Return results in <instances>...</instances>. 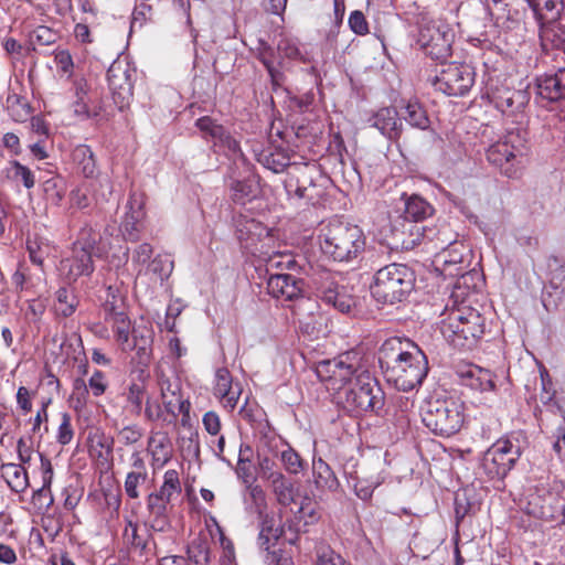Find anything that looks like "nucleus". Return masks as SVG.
I'll list each match as a JSON object with an SVG mask.
<instances>
[{
    "mask_svg": "<svg viewBox=\"0 0 565 565\" xmlns=\"http://www.w3.org/2000/svg\"><path fill=\"white\" fill-rule=\"evenodd\" d=\"M379 363L387 382L404 392L420 385L428 372V361L420 348L401 338H390L383 342Z\"/></svg>",
    "mask_w": 565,
    "mask_h": 565,
    "instance_id": "nucleus-1",
    "label": "nucleus"
},
{
    "mask_svg": "<svg viewBox=\"0 0 565 565\" xmlns=\"http://www.w3.org/2000/svg\"><path fill=\"white\" fill-rule=\"evenodd\" d=\"M439 329L449 344L460 350H470L482 338L486 323L477 309L459 305L445 309Z\"/></svg>",
    "mask_w": 565,
    "mask_h": 565,
    "instance_id": "nucleus-2",
    "label": "nucleus"
},
{
    "mask_svg": "<svg viewBox=\"0 0 565 565\" xmlns=\"http://www.w3.org/2000/svg\"><path fill=\"white\" fill-rule=\"evenodd\" d=\"M324 255L335 262H352L364 250L366 238L362 228L342 220L328 222L319 235Z\"/></svg>",
    "mask_w": 565,
    "mask_h": 565,
    "instance_id": "nucleus-3",
    "label": "nucleus"
},
{
    "mask_svg": "<svg viewBox=\"0 0 565 565\" xmlns=\"http://www.w3.org/2000/svg\"><path fill=\"white\" fill-rule=\"evenodd\" d=\"M527 157L526 131L508 130L504 136L489 146L487 159L507 177H515L523 168Z\"/></svg>",
    "mask_w": 565,
    "mask_h": 565,
    "instance_id": "nucleus-4",
    "label": "nucleus"
},
{
    "mask_svg": "<svg viewBox=\"0 0 565 565\" xmlns=\"http://www.w3.org/2000/svg\"><path fill=\"white\" fill-rule=\"evenodd\" d=\"M422 418L435 435L450 437L460 431L465 424V404L454 397L430 398L423 408Z\"/></svg>",
    "mask_w": 565,
    "mask_h": 565,
    "instance_id": "nucleus-5",
    "label": "nucleus"
},
{
    "mask_svg": "<svg viewBox=\"0 0 565 565\" xmlns=\"http://www.w3.org/2000/svg\"><path fill=\"white\" fill-rule=\"evenodd\" d=\"M414 284V271L407 265L390 264L376 271L371 292L376 301L393 305L405 300Z\"/></svg>",
    "mask_w": 565,
    "mask_h": 565,
    "instance_id": "nucleus-6",
    "label": "nucleus"
},
{
    "mask_svg": "<svg viewBox=\"0 0 565 565\" xmlns=\"http://www.w3.org/2000/svg\"><path fill=\"white\" fill-rule=\"evenodd\" d=\"M335 398L344 409L354 414L377 411L384 403L381 387L366 371H361L355 375L352 384Z\"/></svg>",
    "mask_w": 565,
    "mask_h": 565,
    "instance_id": "nucleus-7",
    "label": "nucleus"
},
{
    "mask_svg": "<svg viewBox=\"0 0 565 565\" xmlns=\"http://www.w3.org/2000/svg\"><path fill=\"white\" fill-rule=\"evenodd\" d=\"M102 315L106 323L110 324L114 338L122 351H130L135 344L130 342L132 329L128 316L126 294L118 286H108L102 303Z\"/></svg>",
    "mask_w": 565,
    "mask_h": 565,
    "instance_id": "nucleus-8",
    "label": "nucleus"
},
{
    "mask_svg": "<svg viewBox=\"0 0 565 565\" xmlns=\"http://www.w3.org/2000/svg\"><path fill=\"white\" fill-rule=\"evenodd\" d=\"M361 371L356 356L350 352L320 361L316 366L317 376L335 397L352 384Z\"/></svg>",
    "mask_w": 565,
    "mask_h": 565,
    "instance_id": "nucleus-9",
    "label": "nucleus"
},
{
    "mask_svg": "<svg viewBox=\"0 0 565 565\" xmlns=\"http://www.w3.org/2000/svg\"><path fill=\"white\" fill-rule=\"evenodd\" d=\"M521 454L522 449L516 438H499L484 451L480 468L489 479L502 480L515 466Z\"/></svg>",
    "mask_w": 565,
    "mask_h": 565,
    "instance_id": "nucleus-10",
    "label": "nucleus"
},
{
    "mask_svg": "<svg viewBox=\"0 0 565 565\" xmlns=\"http://www.w3.org/2000/svg\"><path fill=\"white\" fill-rule=\"evenodd\" d=\"M565 500L559 494V486L554 482H541L529 490L525 511L527 514L542 520H555L563 514Z\"/></svg>",
    "mask_w": 565,
    "mask_h": 565,
    "instance_id": "nucleus-11",
    "label": "nucleus"
},
{
    "mask_svg": "<svg viewBox=\"0 0 565 565\" xmlns=\"http://www.w3.org/2000/svg\"><path fill=\"white\" fill-rule=\"evenodd\" d=\"M452 33L440 20L423 21L417 43L424 53L433 60H444L450 55Z\"/></svg>",
    "mask_w": 565,
    "mask_h": 565,
    "instance_id": "nucleus-12",
    "label": "nucleus"
},
{
    "mask_svg": "<svg viewBox=\"0 0 565 565\" xmlns=\"http://www.w3.org/2000/svg\"><path fill=\"white\" fill-rule=\"evenodd\" d=\"M476 73L466 63H449L443 66L433 84L435 88L449 96H463L475 84Z\"/></svg>",
    "mask_w": 565,
    "mask_h": 565,
    "instance_id": "nucleus-13",
    "label": "nucleus"
},
{
    "mask_svg": "<svg viewBox=\"0 0 565 565\" xmlns=\"http://www.w3.org/2000/svg\"><path fill=\"white\" fill-rule=\"evenodd\" d=\"M284 534V527H280L274 515L260 513L257 545L264 552L266 565H292L291 558L282 556L281 550H273Z\"/></svg>",
    "mask_w": 565,
    "mask_h": 565,
    "instance_id": "nucleus-14",
    "label": "nucleus"
},
{
    "mask_svg": "<svg viewBox=\"0 0 565 565\" xmlns=\"http://www.w3.org/2000/svg\"><path fill=\"white\" fill-rule=\"evenodd\" d=\"M135 70L131 68L126 60H116L107 71L108 85L113 94V98L119 108L127 106L132 97V75Z\"/></svg>",
    "mask_w": 565,
    "mask_h": 565,
    "instance_id": "nucleus-15",
    "label": "nucleus"
},
{
    "mask_svg": "<svg viewBox=\"0 0 565 565\" xmlns=\"http://www.w3.org/2000/svg\"><path fill=\"white\" fill-rule=\"evenodd\" d=\"M182 491L179 472L169 469L163 475V482L157 492L150 493L147 498V508L152 515L163 516L167 514L168 504Z\"/></svg>",
    "mask_w": 565,
    "mask_h": 565,
    "instance_id": "nucleus-16",
    "label": "nucleus"
},
{
    "mask_svg": "<svg viewBox=\"0 0 565 565\" xmlns=\"http://www.w3.org/2000/svg\"><path fill=\"white\" fill-rule=\"evenodd\" d=\"M150 373L146 367L135 369L130 374V381L122 393L127 403L126 408L134 416H140L148 394Z\"/></svg>",
    "mask_w": 565,
    "mask_h": 565,
    "instance_id": "nucleus-17",
    "label": "nucleus"
},
{
    "mask_svg": "<svg viewBox=\"0 0 565 565\" xmlns=\"http://www.w3.org/2000/svg\"><path fill=\"white\" fill-rule=\"evenodd\" d=\"M313 168L305 166H292L285 180V189L290 196L297 199L313 200L316 185L312 179Z\"/></svg>",
    "mask_w": 565,
    "mask_h": 565,
    "instance_id": "nucleus-18",
    "label": "nucleus"
},
{
    "mask_svg": "<svg viewBox=\"0 0 565 565\" xmlns=\"http://www.w3.org/2000/svg\"><path fill=\"white\" fill-rule=\"evenodd\" d=\"M491 102L503 115L516 118L522 116L523 109L529 103V96L522 89L498 87L491 93Z\"/></svg>",
    "mask_w": 565,
    "mask_h": 565,
    "instance_id": "nucleus-19",
    "label": "nucleus"
},
{
    "mask_svg": "<svg viewBox=\"0 0 565 565\" xmlns=\"http://www.w3.org/2000/svg\"><path fill=\"white\" fill-rule=\"evenodd\" d=\"M93 253L79 245H73L71 256L61 262V270L70 281H76L79 277L90 276L95 269Z\"/></svg>",
    "mask_w": 565,
    "mask_h": 565,
    "instance_id": "nucleus-20",
    "label": "nucleus"
},
{
    "mask_svg": "<svg viewBox=\"0 0 565 565\" xmlns=\"http://www.w3.org/2000/svg\"><path fill=\"white\" fill-rule=\"evenodd\" d=\"M242 388L238 383H233L230 371L225 367L217 369L214 377L213 395L224 408L233 411L238 403Z\"/></svg>",
    "mask_w": 565,
    "mask_h": 565,
    "instance_id": "nucleus-21",
    "label": "nucleus"
},
{
    "mask_svg": "<svg viewBox=\"0 0 565 565\" xmlns=\"http://www.w3.org/2000/svg\"><path fill=\"white\" fill-rule=\"evenodd\" d=\"M318 294L323 302L343 313L350 312L355 306V298L349 292L348 288L338 285L335 281L329 279V277L320 282Z\"/></svg>",
    "mask_w": 565,
    "mask_h": 565,
    "instance_id": "nucleus-22",
    "label": "nucleus"
},
{
    "mask_svg": "<svg viewBox=\"0 0 565 565\" xmlns=\"http://www.w3.org/2000/svg\"><path fill=\"white\" fill-rule=\"evenodd\" d=\"M267 290L274 298L292 301L302 297V281L290 274H270Z\"/></svg>",
    "mask_w": 565,
    "mask_h": 565,
    "instance_id": "nucleus-23",
    "label": "nucleus"
},
{
    "mask_svg": "<svg viewBox=\"0 0 565 565\" xmlns=\"http://www.w3.org/2000/svg\"><path fill=\"white\" fill-rule=\"evenodd\" d=\"M195 126L203 134L205 139H211L215 147L223 148L228 153L235 154L239 151L238 142L211 117L204 116L196 120Z\"/></svg>",
    "mask_w": 565,
    "mask_h": 565,
    "instance_id": "nucleus-24",
    "label": "nucleus"
},
{
    "mask_svg": "<svg viewBox=\"0 0 565 565\" xmlns=\"http://www.w3.org/2000/svg\"><path fill=\"white\" fill-rule=\"evenodd\" d=\"M428 233H433V230L426 231L424 226L407 220H403L401 226H394L392 231L396 247L406 250L413 249L425 239H431Z\"/></svg>",
    "mask_w": 565,
    "mask_h": 565,
    "instance_id": "nucleus-25",
    "label": "nucleus"
},
{
    "mask_svg": "<svg viewBox=\"0 0 565 565\" xmlns=\"http://www.w3.org/2000/svg\"><path fill=\"white\" fill-rule=\"evenodd\" d=\"M371 126L376 128L384 137L391 141H398L403 130V124L398 113L393 107L379 109L371 118Z\"/></svg>",
    "mask_w": 565,
    "mask_h": 565,
    "instance_id": "nucleus-26",
    "label": "nucleus"
},
{
    "mask_svg": "<svg viewBox=\"0 0 565 565\" xmlns=\"http://www.w3.org/2000/svg\"><path fill=\"white\" fill-rule=\"evenodd\" d=\"M537 95L548 102L565 97V68L555 74L544 75L537 79Z\"/></svg>",
    "mask_w": 565,
    "mask_h": 565,
    "instance_id": "nucleus-27",
    "label": "nucleus"
},
{
    "mask_svg": "<svg viewBox=\"0 0 565 565\" xmlns=\"http://www.w3.org/2000/svg\"><path fill=\"white\" fill-rule=\"evenodd\" d=\"M459 375L461 384L471 390L484 393L492 392L495 388L494 375L489 370L479 366H469L461 371Z\"/></svg>",
    "mask_w": 565,
    "mask_h": 565,
    "instance_id": "nucleus-28",
    "label": "nucleus"
},
{
    "mask_svg": "<svg viewBox=\"0 0 565 565\" xmlns=\"http://www.w3.org/2000/svg\"><path fill=\"white\" fill-rule=\"evenodd\" d=\"M129 212L122 222L124 234L130 241L138 239L140 232V223L145 217L143 202L136 193L131 194L128 201Z\"/></svg>",
    "mask_w": 565,
    "mask_h": 565,
    "instance_id": "nucleus-29",
    "label": "nucleus"
},
{
    "mask_svg": "<svg viewBox=\"0 0 565 565\" xmlns=\"http://www.w3.org/2000/svg\"><path fill=\"white\" fill-rule=\"evenodd\" d=\"M148 451L152 458V465L164 466L172 457V443L166 433H153L148 440Z\"/></svg>",
    "mask_w": 565,
    "mask_h": 565,
    "instance_id": "nucleus-30",
    "label": "nucleus"
},
{
    "mask_svg": "<svg viewBox=\"0 0 565 565\" xmlns=\"http://www.w3.org/2000/svg\"><path fill=\"white\" fill-rule=\"evenodd\" d=\"M278 444V440L273 439L269 440L266 446L269 451H276L275 455L279 457L284 469L288 473L299 475L305 469V461L300 455L288 445L282 446V449L279 450Z\"/></svg>",
    "mask_w": 565,
    "mask_h": 565,
    "instance_id": "nucleus-31",
    "label": "nucleus"
},
{
    "mask_svg": "<svg viewBox=\"0 0 565 565\" xmlns=\"http://www.w3.org/2000/svg\"><path fill=\"white\" fill-rule=\"evenodd\" d=\"M73 162L76 166L77 172L84 178L90 179L98 174L96 158L87 145H78L72 152Z\"/></svg>",
    "mask_w": 565,
    "mask_h": 565,
    "instance_id": "nucleus-32",
    "label": "nucleus"
},
{
    "mask_svg": "<svg viewBox=\"0 0 565 565\" xmlns=\"http://www.w3.org/2000/svg\"><path fill=\"white\" fill-rule=\"evenodd\" d=\"M125 523L126 525L122 532L124 543L134 551L139 552L140 555L148 556L150 553L148 543L149 535L147 533H139V525L132 518H126Z\"/></svg>",
    "mask_w": 565,
    "mask_h": 565,
    "instance_id": "nucleus-33",
    "label": "nucleus"
},
{
    "mask_svg": "<svg viewBox=\"0 0 565 565\" xmlns=\"http://www.w3.org/2000/svg\"><path fill=\"white\" fill-rule=\"evenodd\" d=\"M268 482L276 495L277 501L281 505H289L294 502L297 494V489L291 480H289L282 472H275L268 476Z\"/></svg>",
    "mask_w": 565,
    "mask_h": 565,
    "instance_id": "nucleus-34",
    "label": "nucleus"
},
{
    "mask_svg": "<svg viewBox=\"0 0 565 565\" xmlns=\"http://www.w3.org/2000/svg\"><path fill=\"white\" fill-rule=\"evenodd\" d=\"M404 214V220L418 224L434 214V207L422 196L413 194L405 201Z\"/></svg>",
    "mask_w": 565,
    "mask_h": 565,
    "instance_id": "nucleus-35",
    "label": "nucleus"
},
{
    "mask_svg": "<svg viewBox=\"0 0 565 565\" xmlns=\"http://www.w3.org/2000/svg\"><path fill=\"white\" fill-rule=\"evenodd\" d=\"M26 250L32 264L42 267L45 258L51 255L53 246L49 239L33 235L26 238Z\"/></svg>",
    "mask_w": 565,
    "mask_h": 565,
    "instance_id": "nucleus-36",
    "label": "nucleus"
},
{
    "mask_svg": "<svg viewBox=\"0 0 565 565\" xmlns=\"http://www.w3.org/2000/svg\"><path fill=\"white\" fill-rule=\"evenodd\" d=\"M312 469L317 488L328 491H335L339 488L338 478L322 459L313 460Z\"/></svg>",
    "mask_w": 565,
    "mask_h": 565,
    "instance_id": "nucleus-37",
    "label": "nucleus"
},
{
    "mask_svg": "<svg viewBox=\"0 0 565 565\" xmlns=\"http://www.w3.org/2000/svg\"><path fill=\"white\" fill-rule=\"evenodd\" d=\"M258 195V183L253 178L234 180L231 183V198L238 204H245Z\"/></svg>",
    "mask_w": 565,
    "mask_h": 565,
    "instance_id": "nucleus-38",
    "label": "nucleus"
},
{
    "mask_svg": "<svg viewBox=\"0 0 565 565\" xmlns=\"http://www.w3.org/2000/svg\"><path fill=\"white\" fill-rule=\"evenodd\" d=\"M1 472L8 486L14 492L20 493L28 488V473L21 465L4 463L1 467Z\"/></svg>",
    "mask_w": 565,
    "mask_h": 565,
    "instance_id": "nucleus-39",
    "label": "nucleus"
},
{
    "mask_svg": "<svg viewBox=\"0 0 565 565\" xmlns=\"http://www.w3.org/2000/svg\"><path fill=\"white\" fill-rule=\"evenodd\" d=\"M55 298L54 311L57 316L67 318L75 312L78 299L72 290L61 287L57 289Z\"/></svg>",
    "mask_w": 565,
    "mask_h": 565,
    "instance_id": "nucleus-40",
    "label": "nucleus"
},
{
    "mask_svg": "<svg viewBox=\"0 0 565 565\" xmlns=\"http://www.w3.org/2000/svg\"><path fill=\"white\" fill-rule=\"evenodd\" d=\"M73 89L76 97L73 104L74 113L78 116L89 117V85L87 81L83 77L75 78L73 81Z\"/></svg>",
    "mask_w": 565,
    "mask_h": 565,
    "instance_id": "nucleus-41",
    "label": "nucleus"
},
{
    "mask_svg": "<svg viewBox=\"0 0 565 565\" xmlns=\"http://www.w3.org/2000/svg\"><path fill=\"white\" fill-rule=\"evenodd\" d=\"M404 119L412 126L422 130L429 127V118L426 110L417 102H409L405 107Z\"/></svg>",
    "mask_w": 565,
    "mask_h": 565,
    "instance_id": "nucleus-42",
    "label": "nucleus"
},
{
    "mask_svg": "<svg viewBox=\"0 0 565 565\" xmlns=\"http://www.w3.org/2000/svg\"><path fill=\"white\" fill-rule=\"evenodd\" d=\"M43 191L47 201L58 205L66 193L65 181L61 177H51L43 182Z\"/></svg>",
    "mask_w": 565,
    "mask_h": 565,
    "instance_id": "nucleus-43",
    "label": "nucleus"
},
{
    "mask_svg": "<svg viewBox=\"0 0 565 565\" xmlns=\"http://www.w3.org/2000/svg\"><path fill=\"white\" fill-rule=\"evenodd\" d=\"M189 559L194 565H207L210 563V543L205 539H194L188 547Z\"/></svg>",
    "mask_w": 565,
    "mask_h": 565,
    "instance_id": "nucleus-44",
    "label": "nucleus"
},
{
    "mask_svg": "<svg viewBox=\"0 0 565 565\" xmlns=\"http://www.w3.org/2000/svg\"><path fill=\"white\" fill-rule=\"evenodd\" d=\"M98 241L99 234L90 226H85L79 231L78 237L73 245H79V247L95 254L94 252Z\"/></svg>",
    "mask_w": 565,
    "mask_h": 565,
    "instance_id": "nucleus-45",
    "label": "nucleus"
},
{
    "mask_svg": "<svg viewBox=\"0 0 565 565\" xmlns=\"http://www.w3.org/2000/svg\"><path fill=\"white\" fill-rule=\"evenodd\" d=\"M147 478L148 475H141L139 472H128L124 483L126 494L130 499H138L140 497L138 488L146 482Z\"/></svg>",
    "mask_w": 565,
    "mask_h": 565,
    "instance_id": "nucleus-46",
    "label": "nucleus"
},
{
    "mask_svg": "<svg viewBox=\"0 0 565 565\" xmlns=\"http://www.w3.org/2000/svg\"><path fill=\"white\" fill-rule=\"evenodd\" d=\"M316 565H350L345 559L329 546H320L317 550Z\"/></svg>",
    "mask_w": 565,
    "mask_h": 565,
    "instance_id": "nucleus-47",
    "label": "nucleus"
},
{
    "mask_svg": "<svg viewBox=\"0 0 565 565\" xmlns=\"http://www.w3.org/2000/svg\"><path fill=\"white\" fill-rule=\"evenodd\" d=\"M41 468L43 484L33 493V500H39L41 495L49 494V488L53 479V468L49 459L41 457Z\"/></svg>",
    "mask_w": 565,
    "mask_h": 565,
    "instance_id": "nucleus-48",
    "label": "nucleus"
},
{
    "mask_svg": "<svg viewBox=\"0 0 565 565\" xmlns=\"http://www.w3.org/2000/svg\"><path fill=\"white\" fill-rule=\"evenodd\" d=\"M72 419L70 414L63 413L61 416V423L56 434V440L60 445H68L74 437V429L72 427Z\"/></svg>",
    "mask_w": 565,
    "mask_h": 565,
    "instance_id": "nucleus-49",
    "label": "nucleus"
},
{
    "mask_svg": "<svg viewBox=\"0 0 565 565\" xmlns=\"http://www.w3.org/2000/svg\"><path fill=\"white\" fill-rule=\"evenodd\" d=\"M13 177L20 180L26 189H31L35 184L34 173L19 161L12 162Z\"/></svg>",
    "mask_w": 565,
    "mask_h": 565,
    "instance_id": "nucleus-50",
    "label": "nucleus"
},
{
    "mask_svg": "<svg viewBox=\"0 0 565 565\" xmlns=\"http://www.w3.org/2000/svg\"><path fill=\"white\" fill-rule=\"evenodd\" d=\"M141 437L142 429L136 424L125 426L118 431L119 441L124 445H134L138 443Z\"/></svg>",
    "mask_w": 565,
    "mask_h": 565,
    "instance_id": "nucleus-51",
    "label": "nucleus"
},
{
    "mask_svg": "<svg viewBox=\"0 0 565 565\" xmlns=\"http://www.w3.org/2000/svg\"><path fill=\"white\" fill-rule=\"evenodd\" d=\"M349 26L358 35H365L369 33V23L362 11L355 10L349 17Z\"/></svg>",
    "mask_w": 565,
    "mask_h": 565,
    "instance_id": "nucleus-52",
    "label": "nucleus"
},
{
    "mask_svg": "<svg viewBox=\"0 0 565 565\" xmlns=\"http://www.w3.org/2000/svg\"><path fill=\"white\" fill-rule=\"evenodd\" d=\"M143 416L149 422H156L162 418L163 411L158 401L153 399L150 395L145 401V408L142 407Z\"/></svg>",
    "mask_w": 565,
    "mask_h": 565,
    "instance_id": "nucleus-53",
    "label": "nucleus"
},
{
    "mask_svg": "<svg viewBox=\"0 0 565 565\" xmlns=\"http://www.w3.org/2000/svg\"><path fill=\"white\" fill-rule=\"evenodd\" d=\"M88 386L94 396H102L108 386L105 374L102 371H95L88 380Z\"/></svg>",
    "mask_w": 565,
    "mask_h": 565,
    "instance_id": "nucleus-54",
    "label": "nucleus"
},
{
    "mask_svg": "<svg viewBox=\"0 0 565 565\" xmlns=\"http://www.w3.org/2000/svg\"><path fill=\"white\" fill-rule=\"evenodd\" d=\"M150 269L160 278L168 277L172 270V262L167 256L158 255L150 264Z\"/></svg>",
    "mask_w": 565,
    "mask_h": 565,
    "instance_id": "nucleus-55",
    "label": "nucleus"
},
{
    "mask_svg": "<svg viewBox=\"0 0 565 565\" xmlns=\"http://www.w3.org/2000/svg\"><path fill=\"white\" fill-rule=\"evenodd\" d=\"M203 426L205 430L213 436L218 435L221 430V419L220 416L213 412H206L202 418Z\"/></svg>",
    "mask_w": 565,
    "mask_h": 565,
    "instance_id": "nucleus-56",
    "label": "nucleus"
},
{
    "mask_svg": "<svg viewBox=\"0 0 565 565\" xmlns=\"http://www.w3.org/2000/svg\"><path fill=\"white\" fill-rule=\"evenodd\" d=\"M459 246L462 247V244L448 239V248L441 253L445 264H457L462 262V254L458 252Z\"/></svg>",
    "mask_w": 565,
    "mask_h": 565,
    "instance_id": "nucleus-57",
    "label": "nucleus"
},
{
    "mask_svg": "<svg viewBox=\"0 0 565 565\" xmlns=\"http://www.w3.org/2000/svg\"><path fill=\"white\" fill-rule=\"evenodd\" d=\"M277 49H278L280 56H282V57L295 60V58H298L300 55V52H299V49L297 47V45L288 39L280 40Z\"/></svg>",
    "mask_w": 565,
    "mask_h": 565,
    "instance_id": "nucleus-58",
    "label": "nucleus"
},
{
    "mask_svg": "<svg viewBox=\"0 0 565 565\" xmlns=\"http://www.w3.org/2000/svg\"><path fill=\"white\" fill-rule=\"evenodd\" d=\"M153 253L152 246L148 243L140 244L132 254V262L138 265H145Z\"/></svg>",
    "mask_w": 565,
    "mask_h": 565,
    "instance_id": "nucleus-59",
    "label": "nucleus"
},
{
    "mask_svg": "<svg viewBox=\"0 0 565 565\" xmlns=\"http://www.w3.org/2000/svg\"><path fill=\"white\" fill-rule=\"evenodd\" d=\"M55 63L63 73H71L74 66L72 55L65 50L55 54Z\"/></svg>",
    "mask_w": 565,
    "mask_h": 565,
    "instance_id": "nucleus-60",
    "label": "nucleus"
},
{
    "mask_svg": "<svg viewBox=\"0 0 565 565\" xmlns=\"http://www.w3.org/2000/svg\"><path fill=\"white\" fill-rule=\"evenodd\" d=\"M295 264L294 259L288 255H275L268 259L267 267L268 269H284L290 268Z\"/></svg>",
    "mask_w": 565,
    "mask_h": 565,
    "instance_id": "nucleus-61",
    "label": "nucleus"
},
{
    "mask_svg": "<svg viewBox=\"0 0 565 565\" xmlns=\"http://www.w3.org/2000/svg\"><path fill=\"white\" fill-rule=\"evenodd\" d=\"M110 324L104 321L92 322L88 324V330L97 338L109 340L110 339Z\"/></svg>",
    "mask_w": 565,
    "mask_h": 565,
    "instance_id": "nucleus-62",
    "label": "nucleus"
},
{
    "mask_svg": "<svg viewBox=\"0 0 565 565\" xmlns=\"http://www.w3.org/2000/svg\"><path fill=\"white\" fill-rule=\"evenodd\" d=\"M259 228V223H257L255 220H247L245 223H238L237 224V232H238V238L239 239H247L253 234H255L256 230Z\"/></svg>",
    "mask_w": 565,
    "mask_h": 565,
    "instance_id": "nucleus-63",
    "label": "nucleus"
},
{
    "mask_svg": "<svg viewBox=\"0 0 565 565\" xmlns=\"http://www.w3.org/2000/svg\"><path fill=\"white\" fill-rule=\"evenodd\" d=\"M555 441L553 444V449L558 455L561 459L565 458V426H561L557 428L555 434Z\"/></svg>",
    "mask_w": 565,
    "mask_h": 565,
    "instance_id": "nucleus-64",
    "label": "nucleus"
}]
</instances>
